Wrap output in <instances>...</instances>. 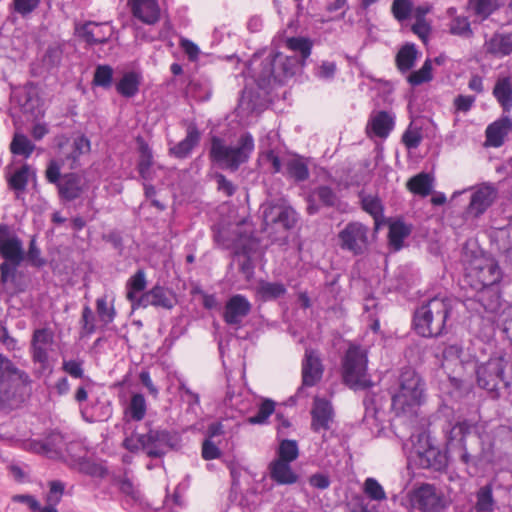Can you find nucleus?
I'll list each match as a JSON object with an SVG mask.
<instances>
[{
    "mask_svg": "<svg viewBox=\"0 0 512 512\" xmlns=\"http://www.w3.org/2000/svg\"><path fill=\"white\" fill-rule=\"evenodd\" d=\"M507 365L508 361L504 356L490 357L486 362L476 363V383L492 399H498L501 390L510 387L511 380L505 373Z\"/></svg>",
    "mask_w": 512,
    "mask_h": 512,
    "instance_id": "obj_8",
    "label": "nucleus"
},
{
    "mask_svg": "<svg viewBox=\"0 0 512 512\" xmlns=\"http://www.w3.org/2000/svg\"><path fill=\"white\" fill-rule=\"evenodd\" d=\"M135 143L138 153L136 170L139 174V177L143 181H152L154 178L152 167L155 163L153 150L142 135L135 137Z\"/></svg>",
    "mask_w": 512,
    "mask_h": 512,
    "instance_id": "obj_25",
    "label": "nucleus"
},
{
    "mask_svg": "<svg viewBox=\"0 0 512 512\" xmlns=\"http://www.w3.org/2000/svg\"><path fill=\"white\" fill-rule=\"evenodd\" d=\"M268 469L271 480L277 485H292L299 479V475L293 471L291 463L272 460Z\"/></svg>",
    "mask_w": 512,
    "mask_h": 512,
    "instance_id": "obj_34",
    "label": "nucleus"
},
{
    "mask_svg": "<svg viewBox=\"0 0 512 512\" xmlns=\"http://www.w3.org/2000/svg\"><path fill=\"white\" fill-rule=\"evenodd\" d=\"M66 164L62 159H50L45 169V179L55 185L58 198L62 203H70L80 198L83 193L82 178L74 170L62 173Z\"/></svg>",
    "mask_w": 512,
    "mask_h": 512,
    "instance_id": "obj_9",
    "label": "nucleus"
},
{
    "mask_svg": "<svg viewBox=\"0 0 512 512\" xmlns=\"http://www.w3.org/2000/svg\"><path fill=\"white\" fill-rule=\"evenodd\" d=\"M254 147V138L249 132L240 136L236 147L226 145L223 138L214 135L210 140L208 156L216 166L234 172L248 161Z\"/></svg>",
    "mask_w": 512,
    "mask_h": 512,
    "instance_id": "obj_6",
    "label": "nucleus"
},
{
    "mask_svg": "<svg viewBox=\"0 0 512 512\" xmlns=\"http://www.w3.org/2000/svg\"><path fill=\"white\" fill-rule=\"evenodd\" d=\"M114 70L108 64L98 65L95 68L92 86L101 87L103 89L111 88L113 84Z\"/></svg>",
    "mask_w": 512,
    "mask_h": 512,
    "instance_id": "obj_58",
    "label": "nucleus"
},
{
    "mask_svg": "<svg viewBox=\"0 0 512 512\" xmlns=\"http://www.w3.org/2000/svg\"><path fill=\"white\" fill-rule=\"evenodd\" d=\"M25 260L36 268H42L47 264V260L41 257V250L37 245L36 235H33L29 241L28 251L25 252Z\"/></svg>",
    "mask_w": 512,
    "mask_h": 512,
    "instance_id": "obj_62",
    "label": "nucleus"
},
{
    "mask_svg": "<svg viewBox=\"0 0 512 512\" xmlns=\"http://www.w3.org/2000/svg\"><path fill=\"white\" fill-rule=\"evenodd\" d=\"M201 133L195 123L187 127L186 136L176 145L169 149V154L177 159L187 158L193 149L199 144Z\"/></svg>",
    "mask_w": 512,
    "mask_h": 512,
    "instance_id": "obj_31",
    "label": "nucleus"
},
{
    "mask_svg": "<svg viewBox=\"0 0 512 512\" xmlns=\"http://www.w3.org/2000/svg\"><path fill=\"white\" fill-rule=\"evenodd\" d=\"M412 284V275L406 267H398L390 279V290L395 292H406Z\"/></svg>",
    "mask_w": 512,
    "mask_h": 512,
    "instance_id": "obj_57",
    "label": "nucleus"
},
{
    "mask_svg": "<svg viewBox=\"0 0 512 512\" xmlns=\"http://www.w3.org/2000/svg\"><path fill=\"white\" fill-rule=\"evenodd\" d=\"M310 415V429L312 432L320 433L321 431L330 430L335 418L332 402L325 397L315 396Z\"/></svg>",
    "mask_w": 512,
    "mask_h": 512,
    "instance_id": "obj_21",
    "label": "nucleus"
},
{
    "mask_svg": "<svg viewBox=\"0 0 512 512\" xmlns=\"http://www.w3.org/2000/svg\"><path fill=\"white\" fill-rule=\"evenodd\" d=\"M427 400V383L413 367L401 368L396 387L391 392V409L395 416H416Z\"/></svg>",
    "mask_w": 512,
    "mask_h": 512,
    "instance_id": "obj_4",
    "label": "nucleus"
},
{
    "mask_svg": "<svg viewBox=\"0 0 512 512\" xmlns=\"http://www.w3.org/2000/svg\"><path fill=\"white\" fill-rule=\"evenodd\" d=\"M409 502L419 512H445L450 500L435 485L423 483L409 493Z\"/></svg>",
    "mask_w": 512,
    "mask_h": 512,
    "instance_id": "obj_13",
    "label": "nucleus"
},
{
    "mask_svg": "<svg viewBox=\"0 0 512 512\" xmlns=\"http://www.w3.org/2000/svg\"><path fill=\"white\" fill-rule=\"evenodd\" d=\"M147 411V403L142 393H134L125 409V417L133 421H141Z\"/></svg>",
    "mask_w": 512,
    "mask_h": 512,
    "instance_id": "obj_49",
    "label": "nucleus"
},
{
    "mask_svg": "<svg viewBox=\"0 0 512 512\" xmlns=\"http://www.w3.org/2000/svg\"><path fill=\"white\" fill-rule=\"evenodd\" d=\"M63 47L60 43L49 44L44 54L42 55V65L48 70L52 71L57 69L63 58Z\"/></svg>",
    "mask_w": 512,
    "mask_h": 512,
    "instance_id": "obj_54",
    "label": "nucleus"
},
{
    "mask_svg": "<svg viewBox=\"0 0 512 512\" xmlns=\"http://www.w3.org/2000/svg\"><path fill=\"white\" fill-rule=\"evenodd\" d=\"M476 502L474 509L476 512H494L499 505L493 495V482H488L481 486L475 493Z\"/></svg>",
    "mask_w": 512,
    "mask_h": 512,
    "instance_id": "obj_42",
    "label": "nucleus"
},
{
    "mask_svg": "<svg viewBox=\"0 0 512 512\" xmlns=\"http://www.w3.org/2000/svg\"><path fill=\"white\" fill-rule=\"evenodd\" d=\"M180 437L177 433L167 429L153 428L151 422H147V431L138 433L133 431L125 437L122 446L131 453L144 451L149 458H162L166 454L165 448L175 449L179 446Z\"/></svg>",
    "mask_w": 512,
    "mask_h": 512,
    "instance_id": "obj_5",
    "label": "nucleus"
},
{
    "mask_svg": "<svg viewBox=\"0 0 512 512\" xmlns=\"http://www.w3.org/2000/svg\"><path fill=\"white\" fill-rule=\"evenodd\" d=\"M12 98L16 101L24 115L35 120L44 117L45 102L37 83L27 81L24 85L15 88L12 92Z\"/></svg>",
    "mask_w": 512,
    "mask_h": 512,
    "instance_id": "obj_14",
    "label": "nucleus"
},
{
    "mask_svg": "<svg viewBox=\"0 0 512 512\" xmlns=\"http://www.w3.org/2000/svg\"><path fill=\"white\" fill-rule=\"evenodd\" d=\"M456 299L436 295L421 301L413 310L411 329L419 337L437 339L449 333Z\"/></svg>",
    "mask_w": 512,
    "mask_h": 512,
    "instance_id": "obj_3",
    "label": "nucleus"
},
{
    "mask_svg": "<svg viewBox=\"0 0 512 512\" xmlns=\"http://www.w3.org/2000/svg\"><path fill=\"white\" fill-rule=\"evenodd\" d=\"M131 12L134 18L153 25L160 18L158 0H130Z\"/></svg>",
    "mask_w": 512,
    "mask_h": 512,
    "instance_id": "obj_30",
    "label": "nucleus"
},
{
    "mask_svg": "<svg viewBox=\"0 0 512 512\" xmlns=\"http://www.w3.org/2000/svg\"><path fill=\"white\" fill-rule=\"evenodd\" d=\"M31 383L29 374L0 352V411L10 407L18 391Z\"/></svg>",
    "mask_w": 512,
    "mask_h": 512,
    "instance_id": "obj_10",
    "label": "nucleus"
},
{
    "mask_svg": "<svg viewBox=\"0 0 512 512\" xmlns=\"http://www.w3.org/2000/svg\"><path fill=\"white\" fill-rule=\"evenodd\" d=\"M491 244L506 260L512 254V229L500 228L491 234Z\"/></svg>",
    "mask_w": 512,
    "mask_h": 512,
    "instance_id": "obj_45",
    "label": "nucleus"
},
{
    "mask_svg": "<svg viewBox=\"0 0 512 512\" xmlns=\"http://www.w3.org/2000/svg\"><path fill=\"white\" fill-rule=\"evenodd\" d=\"M0 257L3 259L1 264L8 265L25 260L22 240L4 223L0 224Z\"/></svg>",
    "mask_w": 512,
    "mask_h": 512,
    "instance_id": "obj_20",
    "label": "nucleus"
},
{
    "mask_svg": "<svg viewBox=\"0 0 512 512\" xmlns=\"http://www.w3.org/2000/svg\"><path fill=\"white\" fill-rule=\"evenodd\" d=\"M419 51L414 43L404 44L396 53L395 65L401 74L412 70L418 59Z\"/></svg>",
    "mask_w": 512,
    "mask_h": 512,
    "instance_id": "obj_38",
    "label": "nucleus"
},
{
    "mask_svg": "<svg viewBox=\"0 0 512 512\" xmlns=\"http://www.w3.org/2000/svg\"><path fill=\"white\" fill-rule=\"evenodd\" d=\"M149 295L152 298V306L155 308L172 310L178 302L176 292L160 284H155L149 289Z\"/></svg>",
    "mask_w": 512,
    "mask_h": 512,
    "instance_id": "obj_35",
    "label": "nucleus"
},
{
    "mask_svg": "<svg viewBox=\"0 0 512 512\" xmlns=\"http://www.w3.org/2000/svg\"><path fill=\"white\" fill-rule=\"evenodd\" d=\"M101 24L95 21H85L82 24L75 26V34L82 39L88 47H93L99 44H106L109 41V36H96L92 30V26L99 27Z\"/></svg>",
    "mask_w": 512,
    "mask_h": 512,
    "instance_id": "obj_44",
    "label": "nucleus"
},
{
    "mask_svg": "<svg viewBox=\"0 0 512 512\" xmlns=\"http://www.w3.org/2000/svg\"><path fill=\"white\" fill-rule=\"evenodd\" d=\"M287 294V287L282 282H270L259 279L255 288V298L262 303L277 301Z\"/></svg>",
    "mask_w": 512,
    "mask_h": 512,
    "instance_id": "obj_32",
    "label": "nucleus"
},
{
    "mask_svg": "<svg viewBox=\"0 0 512 512\" xmlns=\"http://www.w3.org/2000/svg\"><path fill=\"white\" fill-rule=\"evenodd\" d=\"M502 278L503 272L498 261L492 256L481 253L480 256L471 259L465 267V273L460 280V287L500 284Z\"/></svg>",
    "mask_w": 512,
    "mask_h": 512,
    "instance_id": "obj_11",
    "label": "nucleus"
},
{
    "mask_svg": "<svg viewBox=\"0 0 512 512\" xmlns=\"http://www.w3.org/2000/svg\"><path fill=\"white\" fill-rule=\"evenodd\" d=\"M322 375L323 365L320 358L315 355L313 350L306 349L305 357L302 361L303 386H315L321 380Z\"/></svg>",
    "mask_w": 512,
    "mask_h": 512,
    "instance_id": "obj_29",
    "label": "nucleus"
},
{
    "mask_svg": "<svg viewBox=\"0 0 512 512\" xmlns=\"http://www.w3.org/2000/svg\"><path fill=\"white\" fill-rule=\"evenodd\" d=\"M258 239L252 234L247 235L244 232H237L232 240L233 258L253 256L256 252Z\"/></svg>",
    "mask_w": 512,
    "mask_h": 512,
    "instance_id": "obj_37",
    "label": "nucleus"
},
{
    "mask_svg": "<svg viewBox=\"0 0 512 512\" xmlns=\"http://www.w3.org/2000/svg\"><path fill=\"white\" fill-rule=\"evenodd\" d=\"M481 416L470 417L458 415L454 423L443 427L447 449L459 448V462L465 466L469 477L483 475L495 462V444L481 438Z\"/></svg>",
    "mask_w": 512,
    "mask_h": 512,
    "instance_id": "obj_1",
    "label": "nucleus"
},
{
    "mask_svg": "<svg viewBox=\"0 0 512 512\" xmlns=\"http://www.w3.org/2000/svg\"><path fill=\"white\" fill-rule=\"evenodd\" d=\"M79 472L93 477L104 479L109 475V469L99 463L90 460L88 457H81L78 460Z\"/></svg>",
    "mask_w": 512,
    "mask_h": 512,
    "instance_id": "obj_56",
    "label": "nucleus"
},
{
    "mask_svg": "<svg viewBox=\"0 0 512 512\" xmlns=\"http://www.w3.org/2000/svg\"><path fill=\"white\" fill-rule=\"evenodd\" d=\"M276 402L270 398H264L258 405L255 415L247 418L251 425H264L268 423L269 417L275 412Z\"/></svg>",
    "mask_w": 512,
    "mask_h": 512,
    "instance_id": "obj_55",
    "label": "nucleus"
},
{
    "mask_svg": "<svg viewBox=\"0 0 512 512\" xmlns=\"http://www.w3.org/2000/svg\"><path fill=\"white\" fill-rule=\"evenodd\" d=\"M119 492L122 494L120 505L124 510L128 512H151L153 510L144 493L131 479L123 482Z\"/></svg>",
    "mask_w": 512,
    "mask_h": 512,
    "instance_id": "obj_22",
    "label": "nucleus"
},
{
    "mask_svg": "<svg viewBox=\"0 0 512 512\" xmlns=\"http://www.w3.org/2000/svg\"><path fill=\"white\" fill-rule=\"evenodd\" d=\"M286 47L294 53H299V56L271 51L261 60L255 53L248 63V74L260 90H268L272 83L284 85L296 74L298 68H303L311 55L313 41L308 37L292 36L287 38Z\"/></svg>",
    "mask_w": 512,
    "mask_h": 512,
    "instance_id": "obj_2",
    "label": "nucleus"
},
{
    "mask_svg": "<svg viewBox=\"0 0 512 512\" xmlns=\"http://www.w3.org/2000/svg\"><path fill=\"white\" fill-rule=\"evenodd\" d=\"M494 52L503 56L512 54V33L496 34L490 42Z\"/></svg>",
    "mask_w": 512,
    "mask_h": 512,
    "instance_id": "obj_63",
    "label": "nucleus"
},
{
    "mask_svg": "<svg viewBox=\"0 0 512 512\" xmlns=\"http://www.w3.org/2000/svg\"><path fill=\"white\" fill-rule=\"evenodd\" d=\"M309 158L300 154H293V156L284 161L283 176L292 180L294 183H303L310 177Z\"/></svg>",
    "mask_w": 512,
    "mask_h": 512,
    "instance_id": "obj_28",
    "label": "nucleus"
},
{
    "mask_svg": "<svg viewBox=\"0 0 512 512\" xmlns=\"http://www.w3.org/2000/svg\"><path fill=\"white\" fill-rule=\"evenodd\" d=\"M90 152L91 140L84 133H78L73 138L72 150L61 159L70 170H76L80 166V156Z\"/></svg>",
    "mask_w": 512,
    "mask_h": 512,
    "instance_id": "obj_33",
    "label": "nucleus"
},
{
    "mask_svg": "<svg viewBox=\"0 0 512 512\" xmlns=\"http://www.w3.org/2000/svg\"><path fill=\"white\" fill-rule=\"evenodd\" d=\"M439 392L445 405L455 404L468 396L470 385L462 378L448 375L445 380L439 382Z\"/></svg>",
    "mask_w": 512,
    "mask_h": 512,
    "instance_id": "obj_24",
    "label": "nucleus"
},
{
    "mask_svg": "<svg viewBox=\"0 0 512 512\" xmlns=\"http://www.w3.org/2000/svg\"><path fill=\"white\" fill-rule=\"evenodd\" d=\"M306 213L308 216H315L322 209H334L340 200L336 191L329 185L321 184L312 189L304 197Z\"/></svg>",
    "mask_w": 512,
    "mask_h": 512,
    "instance_id": "obj_19",
    "label": "nucleus"
},
{
    "mask_svg": "<svg viewBox=\"0 0 512 512\" xmlns=\"http://www.w3.org/2000/svg\"><path fill=\"white\" fill-rule=\"evenodd\" d=\"M229 381V379L227 378ZM242 394L236 393L233 386L228 382L226 394L223 400V403L226 407L237 410L240 413H244L249 409L250 404L244 403L240 398Z\"/></svg>",
    "mask_w": 512,
    "mask_h": 512,
    "instance_id": "obj_61",
    "label": "nucleus"
},
{
    "mask_svg": "<svg viewBox=\"0 0 512 512\" xmlns=\"http://www.w3.org/2000/svg\"><path fill=\"white\" fill-rule=\"evenodd\" d=\"M394 125V117L389 112L380 110L371 116L367 129H370L377 137L386 138L393 130Z\"/></svg>",
    "mask_w": 512,
    "mask_h": 512,
    "instance_id": "obj_36",
    "label": "nucleus"
},
{
    "mask_svg": "<svg viewBox=\"0 0 512 512\" xmlns=\"http://www.w3.org/2000/svg\"><path fill=\"white\" fill-rule=\"evenodd\" d=\"M407 82L412 87L420 86L433 80L432 60L427 58L420 69L409 71L406 77Z\"/></svg>",
    "mask_w": 512,
    "mask_h": 512,
    "instance_id": "obj_51",
    "label": "nucleus"
},
{
    "mask_svg": "<svg viewBox=\"0 0 512 512\" xmlns=\"http://www.w3.org/2000/svg\"><path fill=\"white\" fill-rule=\"evenodd\" d=\"M434 178L425 172H421L411 177L407 182V188L410 192L421 197H427L432 193Z\"/></svg>",
    "mask_w": 512,
    "mask_h": 512,
    "instance_id": "obj_46",
    "label": "nucleus"
},
{
    "mask_svg": "<svg viewBox=\"0 0 512 512\" xmlns=\"http://www.w3.org/2000/svg\"><path fill=\"white\" fill-rule=\"evenodd\" d=\"M470 189L473 192L464 213L466 217L479 218L493 205L498 197V190L491 182H483Z\"/></svg>",
    "mask_w": 512,
    "mask_h": 512,
    "instance_id": "obj_16",
    "label": "nucleus"
},
{
    "mask_svg": "<svg viewBox=\"0 0 512 512\" xmlns=\"http://www.w3.org/2000/svg\"><path fill=\"white\" fill-rule=\"evenodd\" d=\"M299 454L300 450L297 440L285 438L279 442L274 461L292 463L297 460Z\"/></svg>",
    "mask_w": 512,
    "mask_h": 512,
    "instance_id": "obj_48",
    "label": "nucleus"
},
{
    "mask_svg": "<svg viewBox=\"0 0 512 512\" xmlns=\"http://www.w3.org/2000/svg\"><path fill=\"white\" fill-rule=\"evenodd\" d=\"M464 297V305L478 313H500L503 305V297L499 284L470 285L461 287Z\"/></svg>",
    "mask_w": 512,
    "mask_h": 512,
    "instance_id": "obj_12",
    "label": "nucleus"
},
{
    "mask_svg": "<svg viewBox=\"0 0 512 512\" xmlns=\"http://www.w3.org/2000/svg\"><path fill=\"white\" fill-rule=\"evenodd\" d=\"M35 150V144L23 133H15L10 143V152L16 156L29 158Z\"/></svg>",
    "mask_w": 512,
    "mask_h": 512,
    "instance_id": "obj_52",
    "label": "nucleus"
},
{
    "mask_svg": "<svg viewBox=\"0 0 512 512\" xmlns=\"http://www.w3.org/2000/svg\"><path fill=\"white\" fill-rule=\"evenodd\" d=\"M297 222L298 214L289 205L270 204L263 210V224L275 231H289Z\"/></svg>",
    "mask_w": 512,
    "mask_h": 512,
    "instance_id": "obj_17",
    "label": "nucleus"
},
{
    "mask_svg": "<svg viewBox=\"0 0 512 512\" xmlns=\"http://www.w3.org/2000/svg\"><path fill=\"white\" fill-rule=\"evenodd\" d=\"M342 383L354 392L372 389L375 383L368 374L367 350L352 344L346 350L341 362Z\"/></svg>",
    "mask_w": 512,
    "mask_h": 512,
    "instance_id": "obj_7",
    "label": "nucleus"
},
{
    "mask_svg": "<svg viewBox=\"0 0 512 512\" xmlns=\"http://www.w3.org/2000/svg\"><path fill=\"white\" fill-rule=\"evenodd\" d=\"M21 263L0 264V284L5 286L10 284L11 295H19L24 293L28 288V280L23 271L18 268Z\"/></svg>",
    "mask_w": 512,
    "mask_h": 512,
    "instance_id": "obj_26",
    "label": "nucleus"
},
{
    "mask_svg": "<svg viewBox=\"0 0 512 512\" xmlns=\"http://www.w3.org/2000/svg\"><path fill=\"white\" fill-rule=\"evenodd\" d=\"M30 176L35 178L36 171L25 163L7 178L8 187L16 193L17 197L25 192Z\"/></svg>",
    "mask_w": 512,
    "mask_h": 512,
    "instance_id": "obj_41",
    "label": "nucleus"
},
{
    "mask_svg": "<svg viewBox=\"0 0 512 512\" xmlns=\"http://www.w3.org/2000/svg\"><path fill=\"white\" fill-rule=\"evenodd\" d=\"M188 88L193 97L198 101H208L212 96V84L208 77H199L190 80Z\"/></svg>",
    "mask_w": 512,
    "mask_h": 512,
    "instance_id": "obj_53",
    "label": "nucleus"
},
{
    "mask_svg": "<svg viewBox=\"0 0 512 512\" xmlns=\"http://www.w3.org/2000/svg\"><path fill=\"white\" fill-rule=\"evenodd\" d=\"M251 309L252 305L245 295L234 294L227 299L222 317L227 325L240 328L243 318L249 315Z\"/></svg>",
    "mask_w": 512,
    "mask_h": 512,
    "instance_id": "obj_23",
    "label": "nucleus"
},
{
    "mask_svg": "<svg viewBox=\"0 0 512 512\" xmlns=\"http://www.w3.org/2000/svg\"><path fill=\"white\" fill-rule=\"evenodd\" d=\"M412 225L407 224L403 218H396L389 223L388 240L389 244L395 249L400 250L403 247L404 240L411 234Z\"/></svg>",
    "mask_w": 512,
    "mask_h": 512,
    "instance_id": "obj_39",
    "label": "nucleus"
},
{
    "mask_svg": "<svg viewBox=\"0 0 512 512\" xmlns=\"http://www.w3.org/2000/svg\"><path fill=\"white\" fill-rule=\"evenodd\" d=\"M148 285L147 275L144 268H138L125 283L126 298H133L134 295L146 291Z\"/></svg>",
    "mask_w": 512,
    "mask_h": 512,
    "instance_id": "obj_47",
    "label": "nucleus"
},
{
    "mask_svg": "<svg viewBox=\"0 0 512 512\" xmlns=\"http://www.w3.org/2000/svg\"><path fill=\"white\" fill-rule=\"evenodd\" d=\"M369 229L361 222H349L338 234L340 247L358 256L364 253L368 244Z\"/></svg>",
    "mask_w": 512,
    "mask_h": 512,
    "instance_id": "obj_18",
    "label": "nucleus"
},
{
    "mask_svg": "<svg viewBox=\"0 0 512 512\" xmlns=\"http://www.w3.org/2000/svg\"><path fill=\"white\" fill-rule=\"evenodd\" d=\"M422 440H419L421 443ZM414 465L421 469L443 471L448 466L447 451L440 449L433 443L430 436L425 438L424 444L415 447L411 455Z\"/></svg>",
    "mask_w": 512,
    "mask_h": 512,
    "instance_id": "obj_15",
    "label": "nucleus"
},
{
    "mask_svg": "<svg viewBox=\"0 0 512 512\" xmlns=\"http://www.w3.org/2000/svg\"><path fill=\"white\" fill-rule=\"evenodd\" d=\"M141 77L134 71L123 74L122 78L116 82L115 89L119 95L125 98H132L139 92Z\"/></svg>",
    "mask_w": 512,
    "mask_h": 512,
    "instance_id": "obj_43",
    "label": "nucleus"
},
{
    "mask_svg": "<svg viewBox=\"0 0 512 512\" xmlns=\"http://www.w3.org/2000/svg\"><path fill=\"white\" fill-rule=\"evenodd\" d=\"M493 96L501 106L503 113L512 110V82L510 77L499 78L492 91Z\"/></svg>",
    "mask_w": 512,
    "mask_h": 512,
    "instance_id": "obj_40",
    "label": "nucleus"
},
{
    "mask_svg": "<svg viewBox=\"0 0 512 512\" xmlns=\"http://www.w3.org/2000/svg\"><path fill=\"white\" fill-rule=\"evenodd\" d=\"M96 317L89 305H84L82 309L80 324H81V330H80V337L81 338H87L94 334L97 330L96 327Z\"/></svg>",
    "mask_w": 512,
    "mask_h": 512,
    "instance_id": "obj_59",
    "label": "nucleus"
},
{
    "mask_svg": "<svg viewBox=\"0 0 512 512\" xmlns=\"http://www.w3.org/2000/svg\"><path fill=\"white\" fill-rule=\"evenodd\" d=\"M512 131V118L508 115H502L500 118L490 123L485 130L486 146L499 148L505 138Z\"/></svg>",
    "mask_w": 512,
    "mask_h": 512,
    "instance_id": "obj_27",
    "label": "nucleus"
},
{
    "mask_svg": "<svg viewBox=\"0 0 512 512\" xmlns=\"http://www.w3.org/2000/svg\"><path fill=\"white\" fill-rule=\"evenodd\" d=\"M414 10L412 0H393L391 13L398 22H404L411 18Z\"/></svg>",
    "mask_w": 512,
    "mask_h": 512,
    "instance_id": "obj_60",
    "label": "nucleus"
},
{
    "mask_svg": "<svg viewBox=\"0 0 512 512\" xmlns=\"http://www.w3.org/2000/svg\"><path fill=\"white\" fill-rule=\"evenodd\" d=\"M361 207L365 212L373 217L377 226L384 221V205L378 196H362Z\"/></svg>",
    "mask_w": 512,
    "mask_h": 512,
    "instance_id": "obj_50",
    "label": "nucleus"
},
{
    "mask_svg": "<svg viewBox=\"0 0 512 512\" xmlns=\"http://www.w3.org/2000/svg\"><path fill=\"white\" fill-rule=\"evenodd\" d=\"M96 311L99 319L105 324L113 322L116 317V310L112 304L110 307L107 304V297L102 296L96 299Z\"/></svg>",
    "mask_w": 512,
    "mask_h": 512,
    "instance_id": "obj_64",
    "label": "nucleus"
}]
</instances>
